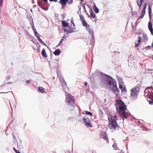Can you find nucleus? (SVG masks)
<instances>
[{
	"instance_id": "nucleus-56",
	"label": "nucleus",
	"mask_w": 153,
	"mask_h": 153,
	"mask_svg": "<svg viewBox=\"0 0 153 153\" xmlns=\"http://www.w3.org/2000/svg\"><path fill=\"white\" fill-rule=\"evenodd\" d=\"M114 117L116 119V120H117V116L115 115V114H114Z\"/></svg>"
},
{
	"instance_id": "nucleus-52",
	"label": "nucleus",
	"mask_w": 153,
	"mask_h": 153,
	"mask_svg": "<svg viewBox=\"0 0 153 153\" xmlns=\"http://www.w3.org/2000/svg\"><path fill=\"white\" fill-rule=\"evenodd\" d=\"M139 7V10H140L141 8V6L142 4L140 5V4H137Z\"/></svg>"
},
{
	"instance_id": "nucleus-58",
	"label": "nucleus",
	"mask_w": 153,
	"mask_h": 153,
	"mask_svg": "<svg viewBox=\"0 0 153 153\" xmlns=\"http://www.w3.org/2000/svg\"><path fill=\"white\" fill-rule=\"evenodd\" d=\"M133 14L134 15H136L137 14V12L136 11H134V12L133 11Z\"/></svg>"
},
{
	"instance_id": "nucleus-27",
	"label": "nucleus",
	"mask_w": 153,
	"mask_h": 153,
	"mask_svg": "<svg viewBox=\"0 0 153 153\" xmlns=\"http://www.w3.org/2000/svg\"><path fill=\"white\" fill-rule=\"evenodd\" d=\"M67 2V0H60L59 2L61 4H66Z\"/></svg>"
},
{
	"instance_id": "nucleus-61",
	"label": "nucleus",
	"mask_w": 153,
	"mask_h": 153,
	"mask_svg": "<svg viewBox=\"0 0 153 153\" xmlns=\"http://www.w3.org/2000/svg\"><path fill=\"white\" fill-rule=\"evenodd\" d=\"M87 84H88L87 82H84V85H85V86H86V85H87Z\"/></svg>"
},
{
	"instance_id": "nucleus-30",
	"label": "nucleus",
	"mask_w": 153,
	"mask_h": 153,
	"mask_svg": "<svg viewBox=\"0 0 153 153\" xmlns=\"http://www.w3.org/2000/svg\"><path fill=\"white\" fill-rule=\"evenodd\" d=\"M147 3H144L143 4V8L142 10V11H143V12H146V10L147 6Z\"/></svg>"
},
{
	"instance_id": "nucleus-18",
	"label": "nucleus",
	"mask_w": 153,
	"mask_h": 153,
	"mask_svg": "<svg viewBox=\"0 0 153 153\" xmlns=\"http://www.w3.org/2000/svg\"><path fill=\"white\" fill-rule=\"evenodd\" d=\"M61 52V51L59 49H56L54 52L53 53L55 56H58L60 55Z\"/></svg>"
},
{
	"instance_id": "nucleus-32",
	"label": "nucleus",
	"mask_w": 153,
	"mask_h": 153,
	"mask_svg": "<svg viewBox=\"0 0 153 153\" xmlns=\"http://www.w3.org/2000/svg\"><path fill=\"white\" fill-rule=\"evenodd\" d=\"M121 92H122L124 93L127 92V90L125 85H124L123 88L121 89Z\"/></svg>"
},
{
	"instance_id": "nucleus-26",
	"label": "nucleus",
	"mask_w": 153,
	"mask_h": 153,
	"mask_svg": "<svg viewBox=\"0 0 153 153\" xmlns=\"http://www.w3.org/2000/svg\"><path fill=\"white\" fill-rule=\"evenodd\" d=\"M117 80L118 81L119 84H123V79L121 78L120 77H117Z\"/></svg>"
},
{
	"instance_id": "nucleus-6",
	"label": "nucleus",
	"mask_w": 153,
	"mask_h": 153,
	"mask_svg": "<svg viewBox=\"0 0 153 153\" xmlns=\"http://www.w3.org/2000/svg\"><path fill=\"white\" fill-rule=\"evenodd\" d=\"M139 93L134 91L133 90L131 91V96L130 98L132 101H134L136 100L137 98V96Z\"/></svg>"
},
{
	"instance_id": "nucleus-22",
	"label": "nucleus",
	"mask_w": 153,
	"mask_h": 153,
	"mask_svg": "<svg viewBox=\"0 0 153 153\" xmlns=\"http://www.w3.org/2000/svg\"><path fill=\"white\" fill-rule=\"evenodd\" d=\"M82 25L83 26L85 27H88V25H88L87 23L86 22V21L85 20H82L81 22Z\"/></svg>"
},
{
	"instance_id": "nucleus-41",
	"label": "nucleus",
	"mask_w": 153,
	"mask_h": 153,
	"mask_svg": "<svg viewBox=\"0 0 153 153\" xmlns=\"http://www.w3.org/2000/svg\"><path fill=\"white\" fill-rule=\"evenodd\" d=\"M79 16L80 18V19L81 20V22H82V20H85L84 19V17L81 14L79 15Z\"/></svg>"
},
{
	"instance_id": "nucleus-29",
	"label": "nucleus",
	"mask_w": 153,
	"mask_h": 153,
	"mask_svg": "<svg viewBox=\"0 0 153 153\" xmlns=\"http://www.w3.org/2000/svg\"><path fill=\"white\" fill-rule=\"evenodd\" d=\"M145 13L146 12H143V11H142L141 14L140 15V16L138 18L140 19L143 18Z\"/></svg>"
},
{
	"instance_id": "nucleus-5",
	"label": "nucleus",
	"mask_w": 153,
	"mask_h": 153,
	"mask_svg": "<svg viewBox=\"0 0 153 153\" xmlns=\"http://www.w3.org/2000/svg\"><path fill=\"white\" fill-rule=\"evenodd\" d=\"M59 80L60 83H61V85L63 88V91L67 92L68 90V87L66 82H65L64 79L62 76H59Z\"/></svg>"
},
{
	"instance_id": "nucleus-42",
	"label": "nucleus",
	"mask_w": 153,
	"mask_h": 153,
	"mask_svg": "<svg viewBox=\"0 0 153 153\" xmlns=\"http://www.w3.org/2000/svg\"><path fill=\"white\" fill-rule=\"evenodd\" d=\"M113 147L115 150L117 149V146L116 144H114L113 145Z\"/></svg>"
},
{
	"instance_id": "nucleus-34",
	"label": "nucleus",
	"mask_w": 153,
	"mask_h": 153,
	"mask_svg": "<svg viewBox=\"0 0 153 153\" xmlns=\"http://www.w3.org/2000/svg\"><path fill=\"white\" fill-rule=\"evenodd\" d=\"M133 59V56L132 55H130L128 57V61L129 62L131 61Z\"/></svg>"
},
{
	"instance_id": "nucleus-19",
	"label": "nucleus",
	"mask_w": 153,
	"mask_h": 153,
	"mask_svg": "<svg viewBox=\"0 0 153 153\" xmlns=\"http://www.w3.org/2000/svg\"><path fill=\"white\" fill-rule=\"evenodd\" d=\"M150 20L148 24V28L149 31L151 30H153V29L152 28V24L151 22V20Z\"/></svg>"
},
{
	"instance_id": "nucleus-9",
	"label": "nucleus",
	"mask_w": 153,
	"mask_h": 153,
	"mask_svg": "<svg viewBox=\"0 0 153 153\" xmlns=\"http://www.w3.org/2000/svg\"><path fill=\"white\" fill-rule=\"evenodd\" d=\"M100 137L105 140L108 142H109V139L106 131L102 132L100 133Z\"/></svg>"
},
{
	"instance_id": "nucleus-14",
	"label": "nucleus",
	"mask_w": 153,
	"mask_h": 153,
	"mask_svg": "<svg viewBox=\"0 0 153 153\" xmlns=\"http://www.w3.org/2000/svg\"><path fill=\"white\" fill-rule=\"evenodd\" d=\"M140 87V84H138L136 85L132 89V90H133L134 91L139 93V90Z\"/></svg>"
},
{
	"instance_id": "nucleus-1",
	"label": "nucleus",
	"mask_w": 153,
	"mask_h": 153,
	"mask_svg": "<svg viewBox=\"0 0 153 153\" xmlns=\"http://www.w3.org/2000/svg\"><path fill=\"white\" fill-rule=\"evenodd\" d=\"M116 104L117 111L119 114V117L124 120L127 119L129 116V114L125 111L127 109V106L124 102L121 100H116Z\"/></svg>"
},
{
	"instance_id": "nucleus-62",
	"label": "nucleus",
	"mask_w": 153,
	"mask_h": 153,
	"mask_svg": "<svg viewBox=\"0 0 153 153\" xmlns=\"http://www.w3.org/2000/svg\"><path fill=\"white\" fill-rule=\"evenodd\" d=\"M73 27V28H72V29L73 30V31H74V30L76 29V27Z\"/></svg>"
},
{
	"instance_id": "nucleus-59",
	"label": "nucleus",
	"mask_w": 153,
	"mask_h": 153,
	"mask_svg": "<svg viewBox=\"0 0 153 153\" xmlns=\"http://www.w3.org/2000/svg\"><path fill=\"white\" fill-rule=\"evenodd\" d=\"M150 32L151 33V34L152 35H153V30H150Z\"/></svg>"
},
{
	"instance_id": "nucleus-2",
	"label": "nucleus",
	"mask_w": 153,
	"mask_h": 153,
	"mask_svg": "<svg viewBox=\"0 0 153 153\" xmlns=\"http://www.w3.org/2000/svg\"><path fill=\"white\" fill-rule=\"evenodd\" d=\"M95 74L99 77H103L104 76H105V81L107 85H109L111 87L112 85V87H113L116 84V82L114 78H113L110 76L107 75L105 74H103L102 72L98 71H96L95 72Z\"/></svg>"
},
{
	"instance_id": "nucleus-21",
	"label": "nucleus",
	"mask_w": 153,
	"mask_h": 153,
	"mask_svg": "<svg viewBox=\"0 0 153 153\" xmlns=\"http://www.w3.org/2000/svg\"><path fill=\"white\" fill-rule=\"evenodd\" d=\"M30 25L32 26V29L34 33V34L36 35V34H37V31H36V29L34 27V23L33 22H31Z\"/></svg>"
},
{
	"instance_id": "nucleus-48",
	"label": "nucleus",
	"mask_w": 153,
	"mask_h": 153,
	"mask_svg": "<svg viewBox=\"0 0 153 153\" xmlns=\"http://www.w3.org/2000/svg\"><path fill=\"white\" fill-rule=\"evenodd\" d=\"M3 0H0V8L1 7Z\"/></svg>"
},
{
	"instance_id": "nucleus-37",
	"label": "nucleus",
	"mask_w": 153,
	"mask_h": 153,
	"mask_svg": "<svg viewBox=\"0 0 153 153\" xmlns=\"http://www.w3.org/2000/svg\"><path fill=\"white\" fill-rule=\"evenodd\" d=\"M85 113H86V114H87V115H90L91 116H93V114H92V113L90 111H85Z\"/></svg>"
},
{
	"instance_id": "nucleus-63",
	"label": "nucleus",
	"mask_w": 153,
	"mask_h": 153,
	"mask_svg": "<svg viewBox=\"0 0 153 153\" xmlns=\"http://www.w3.org/2000/svg\"><path fill=\"white\" fill-rule=\"evenodd\" d=\"M17 144H18V143ZM17 146L18 148H20L21 146L20 145H18V144H17Z\"/></svg>"
},
{
	"instance_id": "nucleus-24",
	"label": "nucleus",
	"mask_w": 153,
	"mask_h": 153,
	"mask_svg": "<svg viewBox=\"0 0 153 153\" xmlns=\"http://www.w3.org/2000/svg\"><path fill=\"white\" fill-rule=\"evenodd\" d=\"M93 9L95 12L96 13H97L99 12V9L97 7L95 4H94L93 5Z\"/></svg>"
},
{
	"instance_id": "nucleus-36",
	"label": "nucleus",
	"mask_w": 153,
	"mask_h": 153,
	"mask_svg": "<svg viewBox=\"0 0 153 153\" xmlns=\"http://www.w3.org/2000/svg\"><path fill=\"white\" fill-rule=\"evenodd\" d=\"M151 48V47L150 46H148L146 47H144V48H143V50H145V51H146L147 49L148 50H149L150 48Z\"/></svg>"
},
{
	"instance_id": "nucleus-39",
	"label": "nucleus",
	"mask_w": 153,
	"mask_h": 153,
	"mask_svg": "<svg viewBox=\"0 0 153 153\" xmlns=\"http://www.w3.org/2000/svg\"><path fill=\"white\" fill-rule=\"evenodd\" d=\"M139 19H140L138 18L137 19V20L135 22V25L136 26H136L140 23V22L141 21V20H139Z\"/></svg>"
},
{
	"instance_id": "nucleus-53",
	"label": "nucleus",
	"mask_w": 153,
	"mask_h": 153,
	"mask_svg": "<svg viewBox=\"0 0 153 153\" xmlns=\"http://www.w3.org/2000/svg\"><path fill=\"white\" fill-rule=\"evenodd\" d=\"M68 37V36H67L65 34L64 35V36L63 37L62 39H65Z\"/></svg>"
},
{
	"instance_id": "nucleus-23",
	"label": "nucleus",
	"mask_w": 153,
	"mask_h": 153,
	"mask_svg": "<svg viewBox=\"0 0 153 153\" xmlns=\"http://www.w3.org/2000/svg\"><path fill=\"white\" fill-rule=\"evenodd\" d=\"M142 40V37L141 36H138V40L137 41L138 43L136 44L135 45V47H137L140 45V42H141Z\"/></svg>"
},
{
	"instance_id": "nucleus-8",
	"label": "nucleus",
	"mask_w": 153,
	"mask_h": 153,
	"mask_svg": "<svg viewBox=\"0 0 153 153\" xmlns=\"http://www.w3.org/2000/svg\"><path fill=\"white\" fill-rule=\"evenodd\" d=\"M82 119L85 123V125L88 127H92L91 124V121L86 116H84L82 117Z\"/></svg>"
},
{
	"instance_id": "nucleus-17",
	"label": "nucleus",
	"mask_w": 153,
	"mask_h": 153,
	"mask_svg": "<svg viewBox=\"0 0 153 153\" xmlns=\"http://www.w3.org/2000/svg\"><path fill=\"white\" fill-rule=\"evenodd\" d=\"M25 33L26 35L28 36V38L31 39H33L34 37L31 36V35L27 31L25 30Z\"/></svg>"
},
{
	"instance_id": "nucleus-60",
	"label": "nucleus",
	"mask_w": 153,
	"mask_h": 153,
	"mask_svg": "<svg viewBox=\"0 0 153 153\" xmlns=\"http://www.w3.org/2000/svg\"><path fill=\"white\" fill-rule=\"evenodd\" d=\"M61 44V43H60V42H59V44H58V45L56 46V47L57 48V47H58Z\"/></svg>"
},
{
	"instance_id": "nucleus-11",
	"label": "nucleus",
	"mask_w": 153,
	"mask_h": 153,
	"mask_svg": "<svg viewBox=\"0 0 153 153\" xmlns=\"http://www.w3.org/2000/svg\"><path fill=\"white\" fill-rule=\"evenodd\" d=\"M68 27L69 28L68 30L65 28H63L64 31L66 33V34H68L69 33H73L75 32V31H73V30L72 29V27L71 26L69 25V26Z\"/></svg>"
},
{
	"instance_id": "nucleus-4",
	"label": "nucleus",
	"mask_w": 153,
	"mask_h": 153,
	"mask_svg": "<svg viewBox=\"0 0 153 153\" xmlns=\"http://www.w3.org/2000/svg\"><path fill=\"white\" fill-rule=\"evenodd\" d=\"M88 27L86 28V30L88 31L89 33V36L91 37V44L94 45L95 43V38L94 36L93 33L94 32L93 31V29L90 26V25H88Z\"/></svg>"
},
{
	"instance_id": "nucleus-46",
	"label": "nucleus",
	"mask_w": 153,
	"mask_h": 153,
	"mask_svg": "<svg viewBox=\"0 0 153 153\" xmlns=\"http://www.w3.org/2000/svg\"><path fill=\"white\" fill-rule=\"evenodd\" d=\"M67 1L68 4H71L72 3L73 0H67Z\"/></svg>"
},
{
	"instance_id": "nucleus-45",
	"label": "nucleus",
	"mask_w": 153,
	"mask_h": 153,
	"mask_svg": "<svg viewBox=\"0 0 153 153\" xmlns=\"http://www.w3.org/2000/svg\"><path fill=\"white\" fill-rule=\"evenodd\" d=\"M13 149L16 153H20V152L18 150H17L15 148H13Z\"/></svg>"
},
{
	"instance_id": "nucleus-7",
	"label": "nucleus",
	"mask_w": 153,
	"mask_h": 153,
	"mask_svg": "<svg viewBox=\"0 0 153 153\" xmlns=\"http://www.w3.org/2000/svg\"><path fill=\"white\" fill-rule=\"evenodd\" d=\"M149 93L146 95V96L148 98L147 101L149 102V103L150 105H153V92L151 91H148Z\"/></svg>"
},
{
	"instance_id": "nucleus-54",
	"label": "nucleus",
	"mask_w": 153,
	"mask_h": 153,
	"mask_svg": "<svg viewBox=\"0 0 153 153\" xmlns=\"http://www.w3.org/2000/svg\"><path fill=\"white\" fill-rule=\"evenodd\" d=\"M31 81L30 80H27L26 81V83H28L30 82Z\"/></svg>"
},
{
	"instance_id": "nucleus-64",
	"label": "nucleus",
	"mask_w": 153,
	"mask_h": 153,
	"mask_svg": "<svg viewBox=\"0 0 153 153\" xmlns=\"http://www.w3.org/2000/svg\"><path fill=\"white\" fill-rule=\"evenodd\" d=\"M62 18L63 19H64L65 17V16H64V14H63L62 15Z\"/></svg>"
},
{
	"instance_id": "nucleus-12",
	"label": "nucleus",
	"mask_w": 153,
	"mask_h": 153,
	"mask_svg": "<svg viewBox=\"0 0 153 153\" xmlns=\"http://www.w3.org/2000/svg\"><path fill=\"white\" fill-rule=\"evenodd\" d=\"M110 124L113 128H116V127H118V124L116 120H112V122L110 123Z\"/></svg>"
},
{
	"instance_id": "nucleus-50",
	"label": "nucleus",
	"mask_w": 153,
	"mask_h": 153,
	"mask_svg": "<svg viewBox=\"0 0 153 153\" xmlns=\"http://www.w3.org/2000/svg\"><path fill=\"white\" fill-rule=\"evenodd\" d=\"M62 5L61 9H64V7L66 5V4H61Z\"/></svg>"
},
{
	"instance_id": "nucleus-16",
	"label": "nucleus",
	"mask_w": 153,
	"mask_h": 153,
	"mask_svg": "<svg viewBox=\"0 0 153 153\" xmlns=\"http://www.w3.org/2000/svg\"><path fill=\"white\" fill-rule=\"evenodd\" d=\"M151 13H152V9L150 7V4H148V13L149 15V17L150 20H151L152 18V16L151 15Z\"/></svg>"
},
{
	"instance_id": "nucleus-55",
	"label": "nucleus",
	"mask_w": 153,
	"mask_h": 153,
	"mask_svg": "<svg viewBox=\"0 0 153 153\" xmlns=\"http://www.w3.org/2000/svg\"><path fill=\"white\" fill-rule=\"evenodd\" d=\"M49 1H54L55 2H56L57 1V0H49Z\"/></svg>"
},
{
	"instance_id": "nucleus-10",
	"label": "nucleus",
	"mask_w": 153,
	"mask_h": 153,
	"mask_svg": "<svg viewBox=\"0 0 153 153\" xmlns=\"http://www.w3.org/2000/svg\"><path fill=\"white\" fill-rule=\"evenodd\" d=\"M111 89L112 90L113 92H114L116 96H117L118 95V94L120 92V90L117 87V84L115 85L113 87H112Z\"/></svg>"
},
{
	"instance_id": "nucleus-20",
	"label": "nucleus",
	"mask_w": 153,
	"mask_h": 153,
	"mask_svg": "<svg viewBox=\"0 0 153 153\" xmlns=\"http://www.w3.org/2000/svg\"><path fill=\"white\" fill-rule=\"evenodd\" d=\"M42 55L44 57L46 58L48 56L45 50V49H42Z\"/></svg>"
},
{
	"instance_id": "nucleus-13",
	"label": "nucleus",
	"mask_w": 153,
	"mask_h": 153,
	"mask_svg": "<svg viewBox=\"0 0 153 153\" xmlns=\"http://www.w3.org/2000/svg\"><path fill=\"white\" fill-rule=\"evenodd\" d=\"M39 34L38 33L37 34L35 35V36L37 38L38 40L43 45H45L48 47V46L45 44V43L43 42L39 36Z\"/></svg>"
},
{
	"instance_id": "nucleus-3",
	"label": "nucleus",
	"mask_w": 153,
	"mask_h": 153,
	"mask_svg": "<svg viewBox=\"0 0 153 153\" xmlns=\"http://www.w3.org/2000/svg\"><path fill=\"white\" fill-rule=\"evenodd\" d=\"M65 95L66 96V101L68 104L74 107H75V104L74 102V97L71 95L70 94L68 93L67 92H65Z\"/></svg>"
},
{
	"instance_id": "nucleus-33",
	"label": "nucleus",
	"mask_w": 153,
	"mask_h": 153,
	"mask_svg": "<svg viewBox=\"0 0 153 153\" xmlns=\"http://www.w3.org/2000/svg\"><path fill=\"white\" fill-rule=\"evenodd\" d=\"M143 1V0H137V4H140V5L142 4Z\"/></svg>"
},
{
	"instance_id": "nucleus-38",
	"label": "nucleus",
	"mask_w": 153,
	"mask_h": 153,
	"mask_svg": "<svg viewBox=\"0 0 153 153\" xmlns=\"http://www.w3.org/2000/svg\"><path fill=\"white\" fill-rule=\"evenodd\" d=\"M28 20L30 22V25L31 22H33V19L31 16L29 17L28 18Z\"/></svg>"
},
{
	"instance_id": "nucleus-57",
	"label": "nucleus",
	"mask_w": 153,
	"mask_h": 153,
	"mask_svg": "<svg viewBox=\"0 0 153 153\" xmlns=\"http://www.w3.org/2000/svg\"><path fill=\"white\" fill-rule=\"evenodd\" d=\"M63 39H61L60 41L59 42L62 43L63 41Z\"/></svg>"
},
{
	"instance_id": "nucleus-47",
	"label": "nucleus",
	"mask_w": 153,
	"mask_h": 153,
	"mask_svg": "<svg viewBox=\"0 0 153 153\" xmlns=\"http://www.w3.org/2000/svg\"><path fill=\"white\" fill-rule=\"evenodd\" d=\"M82 6L84 10H85L84 11L85 12H86L87 11H86V9H85V4H82Z\"/></svg>"
},
{
	"instance_id": "nucleus-15",
	"label": "nucleus",
	"mask_w": 153,
	"mask_h": 153,
	"mask_svg": "<svg viewBox=\"0 0 153 153\" xmlns=\"http://www.w3.org/2000/svg\"><path fill=\"white\" fill-rule=\"evenodd\" d=\"M62 29L63 28L65 27H68L69 26V24L66 21H62Z\"/></svg>"
},
{
	"instance_id": "nucleus-51",
	"label": "nucleus",
	"mask_w": 153,
	"mask_h": 153,
	"mask_svg": "<svg viewBox=\"0 0 153 153\" xmlns=\"http://www.w3.org/2000/svg\"><path fill=\"white\" fill-rule=\"evenodd\" d=\"M38 4L39 5L40 7H41V6H42V3L41 2H38Z\"/></svg>"
},
{
	"instance_id": "nucleus-35",
	"label": "nucleus",
	"mask_w": 153,
	"mask_h": 153,
	"mask_svg": "<svg viewBox=\"0 0 153 153\" xmlns=\"http://www.w3.org/2000/svg\"><path fill=\"white\" fill-rule=\"evenodd\" d=\"M73 22H74V20L73 19V18H72L71 20V27H74L75 26V24Z\"/></svg>"
},
{
	"instance_id": "nucleus-43",
	"label": "nucleus",
	"mask_w": 153,
	"mask_h": 153,
	"mask_svg": "<svg viewBox=\"0 0 153 153\" xmlns=\"http://www.w3.org/2000/svg\"><path fill=\"white\" fill-rule=\"evenodd\" d=\"M149 88H152V90H153V87L152 86H149V87H148L147 88L145 89V91H144V92H145V91H146V90L147 89H149Z\"/></svg>"
},
{
	"instance_id": "nucleus-40",
	"label": "nucleus",
	"mask_w": 153,
	"mask_h": 153,
	"mask_svg": "<svg viewBox=\"0 0 153 153\" xmlns=\"http://www.w3.org/2000/svg\"><path fill=\"white\" fill-rule=\"evenodd\" d=\"M143 38L145 39L148 40V37L146 34H143Z\"/></svg>"
},
{
	"instance_id": "nucleus-49",
	"label": "nucleus",
	"mask_w": 153,
	"mask_h": 153,
	"mask_svg": "<svg viewBox=\"0 0 153 153\" xmlns=\"http://www.w3.org/2000/svg\"><path fill=\"white\" fill-rule=\"evenodd\" d=\"M122 84H119V87L120 88V89H122L123 86V85H122Z\"/></svg>"
},
{
	"instance_id": "nucleus-31",
	"label": "nucleus",
	"mask_w": 153,
	"mask_h": 153,
	"mask_svg": "<svg viewBox=\"0 0 153 153\" xmlns=\"http://www.w3.org/2000/svg\"><path fill=\"white\" fill-rule=\"evenodd\" d=\"M108 121L109 122V124L111 125L110 123L112 122V120H114L112 116H111L110 117H108Z\"/></svg>"
},
{
	"instance_id": "nucleus-25",
	"label": "nucleus",
	"mask_w": 153,
	"mask_h": 153,
	"mask_svg": "<svg viewBox=\"0 0 153 153\" xmlns=\"http://www.w3.org/2000/svg\"><path fill=\"white\" fill-rule=\"evenodd\" d=\"M38 91L39 92L43 93L45 92L44 88L42 87H39L38 88Z\"/></svg>"
},
{
	"instance_id": "nucleus-44",
	"label": "nucleus",
	"mask_w": 153,
	"mask_h": 153,
	"mask_svg": "<svg viewBox=\"0 0 153 153\" xmlns=\"http://www.w3.org/2000/svg\"><path fill=\"white\" fill-rule=\"evenodd\" d=\"M147 72L149 73H153V70L148 69Z\"/></svg>"
},
{
	"instance_id": "nucleus-28",
	"label": "nucleus",
	"mask_w": 153,
	"mask_h": 153,
	"mask_svg": "<svg viewBox=\"0 0 153 153\" xmlns=\"http://www.w3.org/2000/svg\"><path fill=\"white\" fill-rule=\"evenodd\" d=\"M90 14L91 16V17L93 18H95L96 16V15L93 12V11L91 9H90Z\"/></svg>"
}]
</instances>
